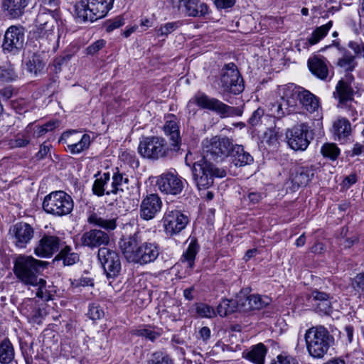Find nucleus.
Returning a JSON list of instances; mask_svg holds the SVG:
<instances>
[{
	"instance_id": "nucleus-1",
	"label": "nucleus",
	"mask_w": 364,
	"mask_h": 364,
	"mask_svg": "<svg viewBox=\"0 0 364 364\" xmlns=\"http://www.w3.org/2000/svg\"><path fill=\"white\" fill-rule=\"evenodd\" d=\"M121 248L127 261L139 264H146L155 261L160 253V247L156 242H142L139 232L125 240L121 245Z\"/></svg>"
},
{
	"instance_id": "nucleus-2",
	"label": "nucleus",
	"mask_w": 364,
	"mask_h": 364,
	"mask_svg": "<svg viewBox=\"0 0 364 364\" xmlns=\"http://www.w3.org/2000/svg\"><path fill=\"white\" fill-rule=\"evenodd\" d=\"M196 106L200 109H208L215 112L221 118L228 117L234 115H239L240 111L238 108L230 107L217 98L210 97L204 92H198L191 97L186 106L189 113L195 115L197 112Z\"/></svg>"
},
{
	"instance_id": "nucleus-3",
	"label": "nucleus",
	"mask_w": 364,
	"mask_h": 364,
	"mask_svg": "<svg viewBox=\"0 0 364 364\" xmlns=\"http://www.w3.org/2000/svg\"><path fill=\"white\" fill-rule=\"evenodd\" d=\"M304 339L309 355L316 358L323 357L334 341L328 331L322 326L308 329L304 335Z\"/></svg>"
},
{
	"instance_id": "nucleus-4",
	"label": "nucleus",
	"mask_w": 364,
	"mask_h": 364,
	"mask_svg": "<svg viewBox=\"0 0 364 364\" xmlns=\"http://www.w3.org/2000/svg\"><path fill=\"white\" fill-rule=\"evenodd\" d=\"M193 181L199 190L208 189L213 185L214 178H223L226 171L216 167L205 157L195 162L192 167Z\"/></svg>"
},
{
	"instance_id": "nucleus-5",
	"label": "nucleus",
	"mask_w": 364,
	"mask_h": 364,
	"mask_svg": "<svg viewBox=\"0 0 364 364\" xmlns=\"http://www.w3.org/2000/svg\"><path fill=\"white\" fill-rule=\"evenodd\" d=\"M114 0H82L76 4L75 12L84 21H95L105 17L112 8Z\"/></svg>"
},
{
	"instance_id": "nucleus-6",
	"label": "nucleus",
	"mask_w": 364,
	"mask_h": 364,
	"mask_svg": "<svg viewBox=\"0 0 364 364\" xmlns=\"http://www.w3.org/2000/svg\"><path fill=\"white\" fill-rule=\"evenodd\" d=\"M173 150L164 138L157 136H143L138 146L142 157L152 160L168 157Z\"/></svg>"
},
{
	"instance_id": "nucleus-7",
	"label": "nucleus",
	"mask_w": 364,
	"mask_h": 364,
	"mask_svg": "<svg viewBox=\"0 0 364 364\" xmlns=\"http://www.w3.org/2000/svg\"><path fill=\"white\" fill-rule=\"evenodd\" d=\"M42 205L47 213L62 217L72 212L74 203L72 197L65 191H56L44 198Z\"/></svg>"
},
{
	"instance_id": "nucleus-8",
	"label": "nucleus",
	"mask_w": 364,
	"mask_h": 364,
	"mask_svg": "<svg viewBox=\"0 0 364 364\" xmlns=\"http://www.w3.org/2000/svg\"><path fill=\"white\" fill-rule=\"evenodd\" d=\"M220 87L222 88V95L225 100L230 94L238 95L244 90V83L237 66L230 63L226 64L221 70Z\"/></svg>"
},
{
	"instance_id": "nucleus-9",
	"label": "nucleus",
	"mask_w": 364,
	"mask_h": 364,
	"mask_svg": "<svg viewBox=\"0 0 364 364\" xmlns=\"http://www.w3.org/2000/svg\"><path fill=\"white\" fill-rule=\"evenodd\" d=\"M353 77L349 75L346 80H340L336 87L333 96L338 99V103L337 107L341 109H345L349 112V116L353 120L356 119L358 112L353 104H356L353 100L355 91L351 85L350 80H353Z\"/></svg>"
},
{
	"instance_id": "nucleus-10",
	"label": "nucleus",
	"mask_w": 364,
	"mask_h": 364,
	"mask_svg": "<svg viewBox=\"0 0 364 364\" xmlns=\"http://www.w3.org/2000/svg\"><path fill=\"white\" fill-rule=\"evenodd\" d=\"M233 142L228 137H220L215 136L210 139H205L203 142V151L205 158L210 159L222 161L230 156Z\"/></svg>"
},
{
	"instance_id": "nucleus-11",
	"label": "nucleus",
	"mask_w": 364,
	"mask_h": 364,
	"mask_svg": "<svg viewBox=\"0 0 364 364\" xmlns=\"http://www.w3.org/2000/svg\"><path fill=\"white\" fill-rule=\"evenodd\" d=\"M286 138L289 147L295 151H304L310 144L312 136L306 124H301L287 129Z\"/></svg>"
},
{
	"instance_id": "nucleus-12",
	"label": "nucleus",
	"mask_w": 364,
	"mask_h": 364,
	"mask_svg": "<svg viewBox=\"0 0 364 364\" xmlns=\"http://www.w3.org/2000/svg\"><path fill=\"white\" fill-rule=\"evenodd\" d=\"M189 222L186 215L181 210L168 208L162 218L163 226L166 235L173 236L181 232Z\"/></svg>"
},
{
	"instance_id": "nucleus-13",
	"label": "nucleus",
	"mask_w": 364,
	"mask_h": 364,
	"mask_svg": "<svg viewBox=\"0 0 364 364\" xmlns=\"http://www.w3.org/2000/svg\"><path fill=\"white\" fill-rule=\"evenodd\" d=\"M97 257L108 278L117 277L121 271V261L119 254L107 247L98 250Z\"/></svg>"
},
{
	"instance_id": "nucleus-14",
	"label": "nucleus",
	"mask_w": 364,
	"mask_h": 364,
	"mask_svg": "<svg viewBox=\"0 0 364 364\" xmlns=\"http://www.w3.org/2000/svg\"><path fill=\"white\" fill-rule=\"evenodd\" d=\"M186 181L181 177L176 171H168L161 174L156 181L159 189L166 194H180Z\"/></svg>"
},
{
	"instance_id": "nucleus-15",
	"label": "nucleus",
	"mask_w": 364,
	"mask_h": 364,
	"mask_svg": "<svg viewBox=\"0 0 364 364\" xmlns=\"http://www.w3.org/2000/svg\"><path fill=\"white\" fill-rule=\"evenodd\" d=\"M64 243L65 241L59 237L45 235L39 240L34 252L37 256L49 258L58 252Z\"/></svg>"
},
{
	"instance_id": "nucleus-16",
	"label": "nucleus",
	"mask_w": 364,
	"mask_h": 364,
	"mask_svg": "<svg viewBox=\"0 0 364 364\" xmlns=\"http://www.w3.org/2000/svg\"><path fill=\"white\" fill-rule=\"evenodd\" d=\"M289 95L292 99H299L300 103L309 112H314L318 108V100L316 96L302 87L291 85L286 92V97Z\"/></svg>"
},
{
	"instance_id": "nucleus-17",
	"label": "nucleus",
	"mask_w": 364,
	"mask_h": 364,
	"mask_svg": "<svg viewBox=\"0 0 364 364\" xmlns=\"http://www.w3.org/2000/svg\"><path fill=\"white\" fill-rule=\"evenodd\" d=\"M23 48V33L21 28L10 26L5 33L2 49L4 53L16 54Z\"/></svg>"
},
{
	"instance_id": "nucleus-18",
	"label": "nucleus",
	"mask_w": 364,
	"mask_h": 364,
	"mask_svg": "<svg viewBox=\"0 0 364 364\" xmlns=\"http://www.w3.org/2000/svg\"><path fill=\"white\" fill-rule=\"evenodd\" d=\"M46 282L41 278L32 277L24 280V289H26V296L28 299L36 297L43 301L51 299V295L46 289Z\"/></svg>"
},
{
	"instance_id": "nucleus-19",
	"label": "nucleus",
	"mask_w": 364,
	"mask_h": 364,
	"mask_svg": "<svg viewBox=\"0 0 364 364\" xmlns=\"http://www.w3.org/2000/svg\"><path fill=\"white\" fill-rule=\"evenodd\" d=\"M162 201L157 194L147 195L140 204V217L145 220H150L160 212Z\"/></svg>"
},
{
	"instance_id": "nucleus-20",
	"label": "nucleus",
	"mask_w": 364,
	"mask_h": 364,
	"mask_svg": "<svg viewBox=\"0 0 364 364\" xmlns=\"http://www.w3.org/2000/svg\"><path fill=\"white\" fill-rule=\"evenodd\" d=\"M109 240L108 233L98 229L86 231L80 237L81 245L91 249L99 247L101 245H107Z\"/></svg>"
},
{
	"instance_id": "nucleus-21",
	"label": "nucleus",
	"mask_w": 364,
	"mask_h": 364,
	"mask_svg": "<svg viewBox=\"0 0 364 364\" xmlns=\"http://www.w3.org/2000/svg\"><path fill=\"white\" fill-rule=\"evenodd\" d=\"M332 46L336 47L340 52L342 53V56L338 58L337 61V66L346 72H352L354 70L357 65V63L355 61V55H352L351 53L346 48L341 47L339 41H333L331 44L326 46L320 50L324 51Z\"/></svg>"
},
{
	"instance_id": "nucleus-22",
	"label": "nucleus",
	"mask_w": 364,
	"mask_h": 364,
	"mask_svg": "<svg viewBox=\"0 0 364 364\" xmlns=\"http://www.w3.org/2000/svg\"><path fill=\"white\" fill-rule=\"evenodd\" d=\"M315 173L316 168L314 166L298 168L296 172L291 174L293 190L298 189L299 187L306 186L312 180Z\"/></svg>"
},
{
	"instance_id": "nucleus-23",
	"label": "nucleus",
	"mask_w": 364,
	"mask_h": 364,
	"mask_svg": "<svg viewBox=\"0 0 364 364\" xmlns=\"http://www.w3.org/2000/svg\"><path fill=\"white\" fill-rule=\"evenodd\" d=\"M332 132L334 139L344 144L352 133L351 124L348 119L339 117L333 122Z\"/></svg>"
},
{
	"instance_id": "nucleus-24",
	"label": "nucleus",
	"mask_w": 364,
	"mask_h": 364,
	"mask_svg": "<svg viewBox=\"0 0 364 364\" xmlns=\"http://www.w3.org/2000/svg\"><path fill=\"white\" fill-rule=\"evenodd\" d=\"M179 6L184 8L185 14L188 16L201 17L208 13V7L199 0H178Z\"/></svg>"
},
{
	"instance_id": "nucleus-25",
	"label": "nucleus",
	"mask_w": 364,
	"mask_h": 364,
	"mask_svg": "<svg viewBox=\"0 0 364 364\" xmlns=\"http://www.w3.org/2000/svg\"><path fill=\"white\" fill-rule=\"evenodd\" d=\"M46 265L47 262L32 257H24V280L38 277V274L46 267Z\"/></svg>"
},
{
	"instance_id": "nucleus-26",
	"label": "nucleus",
	"mask_w": 364,
	"mask_h": 364,
	"mask_svg": "<svg viewBox=\"0 0 364 364\" xmlns=\"http://www.w3.org/2000/svg\"><path fill=\"white\" fill-rule=\"evenodd\" d=\"M164 131L166 135L170 136L173 151L178 150L181 142V137L178 122L173 116L166 122L164 126Z\"/></svg>"
},
{
	"instance_id": "nucleus-27",
	"label": "nucleus",
	"mask_w": 364,
	"mask_h": 364,
	"mask_svg": "<svg viewBox=\"0 0 364 364\" xmlns=\"http://www.w3.org/2000/svg\"><path fill=\"white\" fill-rule=\"evenodd\" d=\"M232 159V163L235 166H244L250 164L253 161V157L241 145L234 144L230 154Z\"/></svg>"
},
{
	"instance_id": "nucleus-28",
	"label": "nucleus",
	"mask_w": 364,
	"mask_h": 364,
	"mask_svg": "<svg viewBox=\"0 0 364 364\" xmlns=\"http://www.w3.org/2000/svg\"><path fill=\"white\" fill-rule=\"evenodd\" d=\"M78 260V255L73 252L72 247L65 242L64 245L61 247L53 262L62 261L64 266H70L75 264Z\"/></svg>"
},
{
	"instance_id": "nucleus-29",
	"label": "nucleus",
	"mask_w": 364,
	"mask_h": 364,
	"mask_svg": "<svg viewBox=\"0 0 364 364\" xmlns=\"http://www.w3.org/2000/svg\"><path fill=\"white\" fill-rule=\"evenodd\" d=\"M308 66L311 72L317 77L326 80L328 75V69L324 59L314 57L308 60Z\"/></svg>"
},
{
	"instance_id": "nucleus-30",
	"label": "nucleus",
	"mask_w": 364,
	"mask_h": 364,
	"mask_svg": "<svg viewBox=\"0 0 364 364\" xmlns=\"http://www.w3.org/2000/svg\"><path fill=\"white\" fill-rule=\"evenodd\" d=\"M267 348L263 343L254 346L252 349L243 353L244 358L255 364H264Z\"/></svg>"
},
{
	"instance_id": "nucleus-31",
	"label": "nucleus",
	"mask_w": 364,
	"mask_h": 364,
	"mask_svg": "<svg viewBox=\"0 0 364 364\" xmlns=\"http://www.w3.org/2000/svg\"><path fill=\"white\" fill-rule=\"evenodd\" d=\"M87 221L90 224L99 226L107 231L114 230L117 228V218H105L92 213L88 217Z\"/></svg>"
},
{
	"instance_id": "nucleus-32",
	"label": "nucleus",
	"mask_w": 364,
	"mask_h": 364,
	"mask_svg": "<svg viewBox=\"0 0 364 364\" xmlns=\"http://www.w3.org/2000/svg\"><path fill=\"white\" fill-rule=\"evenodd\" d=\"M200 249V246L196 239H192L186 252L183 254L181 261V262H186L189 268L192 269L194 267L195 259L196 255Z\"/></svg>"
},
{
	"instance_id": "nucleus-33",
	"label": "nucleus",
	"mask_w": 364,
	"mask_h": 364,
	"mask_svg": "<svg viewBox=\"0 0 364 364\" xmlns=\"http://www.w3.org/2000/svg\"><path fill=\"white\" fill-rule=\"evenodd\" d=\"M23 0H3L2 7L7 11V16L11 18L20 17L23 13Z\"/></svg>"
},
{
	"instance_id": "nucleus-34",
	"label": "nucleus",
	"mask_w": 364,
	"mask_h": 364,
	"mask_svg": "<svg viewBox=\"0 0 364 364\" xmlns=\"http://www.w3.org/2000/svg\"><path fill=\"white\" fill-rule=\"evenodd\" d=\"M112 179V187L106 191V195L117 194L119 191H124L125 188H128V178L124 177L123 174L119 171L113 174Z\"/></svg>"
},
{
	"instance_id": "nucleus-35",
	"label": "nucleus",
	"mask_w": 364,
	"mask_h": 364,
	"mask_svg": "<svg viewBox=\"0 0 364 364\" xmlns=\"http://www.w3.org/2000/svg\"><path fill=\"white\" fill-rule=\"evenodd\" d=\"M333 26V21H329L327 23L317 27L307 39V44L314 46L322 40L328 33Z\"/></svg>"
},
{
	"instance_id": "nucleus-36",
	"label": "nucleus",
	"mask_w": 364,
	"mask_h": 364,
	"mask_svg": "<svg viewBox=\"0 0 364 364\" xmlns=\"http://www.w3.org/2000/svg\"><path fill=\"white\" fill-rule=\"evenodd\" d=\"M91 144L90 136L84 134L79 141L68 144L67 150L72 154H78L89 149Z\"/></svg>"
},
{
	"instance_id": "nucleus-37",
	"label": "nucleus",
	"mask_w": 364,
	"mask_h": 364,
	"mask_svg": "<svg viewBox=\"0 0 364 364\" xmlns=\"http://www.w3.org/2000/svg\"><path fill=\"white\" fill-rule=\"evenodd\" d=\"M246 301L248 302V309L255 310L261 309L271 304L272 299L267 296L252 294L249 296Z\"/></svg>"
},
{
	"instance_id": "nucleus-38",
	"label": "nucleus",
	"mask_w": 364,
	"mask_h": 364,
	"mask_svg": "<svg viewBox=\"0 0 364 364\" xmlns=\"http://www.w3.org/2000/svg\"><path fill=\"white\" fill-rule=\"evenodd\" d=\"M14 356V348L8 339H4L0 344V363H10Z\"/></svg>"
},
{
	"instance_id": "nucleus-39",
	"label": "nucleus",
	"mask_w": 364,
	"mask_h": 364,
	"mask_svg": "<svg viewBox=\"0 0 364 364\" xmlns=\"http://www.w3.org/2000/svg\"><path fill=\"white\" fill-rule=\"evenodd\" d=\"M321 153L323 157L335 161L340 155L341 151L334 143H325L321 149Z\"/></svg>"
},
{
	"instance_id": "nucleus-40",
	"label": "nucleus",
	"mask_w": 364,
	"mask_h": 364,
	"mask_svg": "<svg viewBox=\"0 0 364 364\" xmlns=\"http://www.w3.org/2000/svg\"><path fill=\"white\" fill-rule=\"evenodd\" d=\"M9 238L16 245V246L23 247V224L17 223L11 227L9 230Z\"/></svg>"
},
{
	"instance_id": "nucleus-41",
	"label": "nucleus",
	"mask_w": 364,
	"mask_h": 364,
	"mask_svg": "<svg viewBox=\"0 0 364 364\" xmlns=\"http://www.w3.org/2000/svg\"><path fill=\"white\" fill-rule=\"evenodd\" d=\"M109 181V173H104L103 175L100 178H97L93 184L92 191L94 194L97 196H102L106 194V191L108 190L105 188L106 183Z\"/></svg>"
},
{
	"instance_id": "nucleus-42",
	"label": "nucleus",
	"mask_w": 364,
	"mask_h": 364,
	"mask_svg": "<svg viewBox=\"0 0 364 364\" xmlns=\"http://www.w3.org/2000/svg\"><path fill=\"white\" fill-rule=\"evenodd\" d=\"M237 310L236 301L225 299L217 307L218 314L221 316H226Z\"/></svg>"
},
{
	"instance_id": "nucleus-43",
	"label": "nucleus",
	"mask_w": 364,
	"mask_h": 364,
	"mask_svg": "<svg viewBox=\"0 0 364 364\" xmlns=\"http://www.w3.org/2000/svg\"><path fill=\"white\" fill-rule=\"evenodd\" d=\"M147 364H174V361L168 354L157 351L151 354Z\"/></svg>"
},
{
	"instance_id": "nucleus-44",
	"label": "nucleus",
	"mask_w": 364,
	"mask_h": 364,
	"mask_svg": "<svg viewBox=\"0 0 364 364\" xmlns=\"http://www.w3.org/2000/svg\"><path fill=\"white\" fill-rule=\"evenodd\" d=\"M132 333L137 336L144 337L151 341H154L160 336V333L154 331L149 326H139L138 328L134 330Z\"/></svg>"
},
{
	"instance_id": "nucleus-45",
	"label": "nucleus",
	"mask_w": 364,
	"mask_h": 364,
	"mask_svg": "<svg viewBox=\"0 0 364 364\" xmlns=\"http://www.w3.org/2000/svg\"><path fill=\"white\" fill-rule=\"evenodd\" d=\"M181 25L180 21L168 22L156 28L155 31L158 37L165 36L176 31Z\"/></svg>"
},
{
	"instance_id": "nucleus-46",
	"label": "nucleus",
	"mask_w": 364,
	"mask_h": 364,
	"mask_svg": "<svg viewBox=\"0 0 364 364\" xmlns=\"http://www.w3.org/2000/svg\"><path fill=\"white\" fill-rule=\"evenodd\" d=\"M43 17V14L39 15L38 16L37 21L40 23L39 26L37 28L36 33L37 36L39 38L41 37H48L50 34H51L53 28V25L49 23L48 21H46L44 23H41L42 21V18Z\"/></svg>"
},
{
	"instance_id": "nucleus-47",
	"label": "nucleus",
	"mask_w": 364,
	"mask_h": 364,
	"mask_svg": "<svg viewBox=\"0 0 364 364\" xmlns=\"http://www.w3.org/2000/svg\"><path fill=\"white\" fill-rule=\"evenodd\" d=\"M60 0H43L42 4L43 9L48 11L53 18L57 20L59 17L58 7Z\"/></svg>"
},
{
	"instance_id": "nucleus-48",
	"label": "nucleus",
	"mask_w": 364,
	"mask_h": 364,
	"mask_svg": "<svg viewBox=\"0 0 364 364\" xmlns=\"http://www.w3.org/2000/svg\"><path fill=\"white\" fill-rule=\"evenodd\" d=\"M43 63L40 60L39 57L36 55H33L31 59L26 63L27 70L35 75L41 71L43 68Z\"/></svg>"
},
{
	"instance_id": "nucleus-49",
	"label": "nucleus",
	"mask_w": 364,
	"mask_h": 364,
	"mask_svg": "<svg viewBox=\"0 0 364 364\" xmlns=\"http://www.w3.org/2000/svg\"><path fill=\"white\" fill-rule=\"evenodd\" d=\"M281 102H276L273 104H272L270 107V111L272 112V114L274 115L277 118H282L286 114H289L287 112V109H284V103H286L284 99L282 97L281 99Z\"/></svg>"
},
{
	"instance_id": "nucleus-50",
	"label": "nucleus",
	"mask_w": 364,
	"mask_h": 364,
	"mask_svg": "<svg viewBox=\"0 0 364 364\" xmlns=\"http://www.w3.org/2000/svg\"><path fill=\"white\" fill-rule=\"evenodd\" d=\"M87 315L92 321H97L105 316V312L99 304L93 303L89 306Z\"/></svg>"
},
{
	"instance_id": "nucleus-51",
	"label": "nucleus",
	"mask_w": 364,
	"mask_h": 364,
	"mask_svg": "<svg viewBox=\"0 0 364 364\" xmlns=\"http://www.w3.org/2000/svg\"><path fill=\"white\" fill-rule=\"evenodd\" d=\"M270 364H299L297 360L285 353L278 355Z\"/></svg>"
},
{
	"instance_id": "nucleus-52",
	"label": "nucleus",
	"mask_w": 364,
	"mask_h": 364,
	"mask_svg": "<svg viewBox=\"0 0 364 364\" xmlns=\"http://www.w3.org/2000/svg\"><path fill=\"white\" fill-rule=\"evenodd\" d=\"M315 311L318 313L328 315L331 311V306L329 299L313 304Z\"/></svg>"
},
{
	"instance_id": "nucleus-53",
	"label": "nucleus",
	"mask_w": 364,
	"mask_h": 364,
	"mask_svg": "<svg viewBox=\"0 0 364 364\" xmlns=\"http://www.w3.org/2000/svg\"><path fill=\"white\" fill-rule=\"evenodd\" d=\"M197 314L202 317L210 318L215 315L214 309L206 304H200L197 306Z\"/></svg>"
},
{
	"instance_id": "nucleus-54",
	"label": "nucleus",
	"mask_w": 364,
	"mask_h": 364,
	"mask_svg": "<svg viewBox=\"0 0 364 364\" xmlns=\"http://www.w3.org/2000/svg\"><path fill=\"white\" fill-rule=\"evenodd\" d=\"M352 287L358 292L364 294V274H357L352 280Z\"/></svg>"
},
{
	"instance_id": "nucleus-55",
	"label": "nucleus",
	"mask_w": 364,
	"mask_h": 364,
	"mask_svg": "<svg viewBox=\"0 0 364 364\" xmlns=\"http://www.w3.org/2000/svg\"><path fill=\"white\" fill-rule=\"evenodd\" d=\"M16 75L13 69H0V81L7 82L14 80Z\"/></svg>"
},
{
	"instance_id": "nucleus-56",
	"label": "nucleus",
	"mask_w": 364,
	"mask_h": 364,
	"mask_svg": "<svg viewBox=\"0 0 364 364\" xmlns=\"http://www.w3.org/2000/svg\"><path fill=\"white\" fill-rule=\"evenodd\" d=\"M330 296L325 292L319 291L318 290H314L311 292L309 299L314 304L321 302L322 301H325L329 299Z\"/></svg>"
},
{
	"instance_id": "nucleus-57",
	"label": "nucleus",
	"mask_w": 364,
	"mask_h": 364,
	"mask_svg": "<svg viewBox=\"0 0 364 364\" xmlns=\"http://www.w3.org/2000/svg\"><path fill=\"white\" fill-rule=\"evenodd\" d=\"M278 137V132L273 129H269L264 133V139L269 145H275L277 143Z\"/></svg>"
},
{
	"instance_id": "nucleus-58",
	"label": "nucleus",
	"mask_w": 364,
	"mask_h": 364,
	"mask_svg": "<svg viewBox=\"0 0 364 364\" xmlns=\"http://www.w3.org/2000/svg\"><path fill=\"white\" fill-rule=\"evenodd\" d=\"M14 272L16 276L23 281V256L18 255L14 261Z\"/></svg>"
},
{
	"instance_id": "nucleus-59",
	"label": "nucleus",
	"mask_w": 364,
	"mask_h": 364,
	"mask_svg": "<svg viewBox=\"0 0 364 364\" xmlns=\"http://www.w3.org/2000/svg\"><path fill=\"white\" fill-rule=\"evenodd\" d=\"M124 24V21L121 17H117L112 21H109L106 26V31L111 32L114 29L119 28Z\"/></svg>"
},
{
	"instance_id": "nucleus-60",
	"label": "nucleus",
	"mask_w": 364,
	"mask_h": 364,
	"mask_svg": "<svg viewBox=\"0 0 364 364\" xmlns=\"http://www.w3.org/2000/svg\"><path fill=\"white\" fill-rule=\"evenodd\" d=\"M120 159L127 162L128 164H131L132 166L134 165V164H136V166H138L139 162L136 159V156L134 153L130 152L128 151H123L122 154L120 155Z\"/></svg>"
},
{
	"instance_id": "nucleus-61",
	"label": "nucleus",
	"mask_w": 364,
	"mask_h": 364,
	"mask_svg": "<svg viewBox=\"0 0 364 364\" xmlns=\"http://www.w3.org/2000/svg\"><path fill=\"white\" fill-rule=\"evenodd\" d=\"M51 148L50 144H47L46 142L43 143L40 146V150L35 155L34 158L36 160L43 159L47 154L49 153Z\"/></svg>"
},
{
	"instance_id": "nucleus-62",
	"label": "nucleus",
	"mask_w": 364,
	"mask_h": 364,
	"mask_svg": "<svg viewBox=\"0 0 364 364\" xmlns=\"http://www.w3.org/2000/svg\"><path fill=\"white\" fill-rule=\"evenodd\" d=\"M348 47L350 48L355 53V55H359L363 53V55H364V44L359 43L355 41H349L348 43Z\"/></svg>"
},
{
	"instance_id": "nucleus-63",
	"label": "nucleus",
	"mask_w": 364,
	"mask_h": 364,
	"mask_svg": "<svg viewBox=\"0 0 364 364\" xmlns=\"http://www.w3.org/2000/svg\"><path fill=\"white\" fill-rule=\"evenodd\" d=\"M264 115V111L261 108L256 109L249 119V123L252 126H256L259 124L262 117Z\"/></svg>"
},
{
	"instance_id": "nucleus-64",
	"label": "nucleus",
	"mask_w": 364,
	"mask_h": 364,
	"mask_svg": "<svg viewBox=\"0 0 364 364\" xmlns=\"http://www.w3.org/2000/svg\"><path fill=\"white\" fill-rule=\"evenodd\" d=\"M104 40H99L87 47V51L88 54L94 55L105 46Z\"/></svg>"
}]
</instances>
